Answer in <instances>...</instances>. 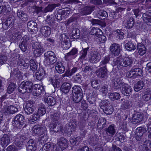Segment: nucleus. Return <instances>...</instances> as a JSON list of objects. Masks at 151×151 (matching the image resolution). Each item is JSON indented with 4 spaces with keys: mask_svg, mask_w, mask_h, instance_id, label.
Here are the masks:
<instances>
[{
    "mask_svg": "<svg viewBox=\"0 0 151 151\" xmlns=\"http://www.w3.org/2000/svg\"><path fill=\"white\" fill-rule=\"evenodd\" d=\"M73 100L76 103L79 102L83 97V94L81 88L77 85H75L72 88Z\"/></svg>",
    "mask_w": 151,
    "mask_h": 151,
    "instance_id": "f257e3e1",
    "label": "nucleus"
},
{
    "mask_svg": "<svg viewBox=\"0 0 151 151\" xmlns=\"http://www.w3.org/2000/svg\"><path fill=\"white\" fill-rule=\"evenodd\" d=\"M112 77L111 80L112 86L117 90L121 88L125 83L123 82L121 77L116 74L112 75Z\"/></svg>",
    "mask_w": 151,
    "mask_h": 151,
    "instance_id": "f03ea898",
    "label": "nucleus"
},
{
    "mask_svg": "<svg viewBox=\"0 0 151 151\" xmlns=\"http://www.w3.org/2000/svg\"><path fill=\"white\" fill-rule=\"evenodd\" d=\"M32 85V83L30 81L23 82L18 87V90L22 93H25L26 92H29L31 91Z\"/></svg>",
    "mask_w": 151,
    "mask_h": 151,
    "instance_id": "7ed1b4c3",
    "label": "nucleus"
},
{
    "mask_svg": "<svg viewBox=\"0 0 151 151\" xmlns=\"http://www.w3.org/2000/svg\"><path fill=\"white\" fill-rule=\"evenodd\" d=\"M24 116L21 114L16 115L12 122V125L15 127L17 128H21L24 123Z\"/></svg>",
    "mask_w": 151,
    "mask_h": 151,
    "instance_id": "20e7f679",
    "label": "nucleus"
},
{
    "mask_svg": "<svg viewBox=\"0 0 151 151\" xmlns=\"http://www.w3.org/2000/svg\"><path fill=\"white\" fill-rule=\"evenodd\" d=\"M146 128L144 127H139L136 129L135 138L138 141H139L144 139L146 136L145 133L147 132Z\"/></svg>",
    "mask_w": 151,
    "mask_h": 151,
    "instance_id": "39448f33",
    "label": "nucleus"
},
{
    "mask_svg": "<svg viewBox=\"0 0 151 151\" xmlns=\"http://www.w3.org/2000/svg\"><path fill=\"white\" fill-rule=\"evenodd\" d=\"M27 137L24 135H17L14 137V141L16 145L19 147H22L23 146Z\"/></svg>",
    "mask_w": 151,
    "mask_h": 151,
    "instance_id": "423d86ee",
    "label": "nucleus"
},
{
    "mask_svg": "<svg viewBox=\"0 0 151 151\" xmlns=\"http://www.w3.org/2000/svg\"><path fill=\"white\" fill-rule=\"evenodd\" d=\"M47 131L45 126L41 127L39 125H35L32 128L33 134L35 135L41 136L46 133Z\"/></svg>",
    "mask_w": 151,
    "mask_h": 151,
    "instance_id": "0eeeda50",
    "label": "nucleus"
},
{
    "mask_svg": "<svg viewBox=\"0 0 151 151\" xmlns=\"http://www.w3.org/2000/svg\"><path fill=\"white\" fill-rule=\"evenodd\" d=\"M45 59L49 64H51L56 61V58L54 53L52 51H48L44 54Z\"/></svg>",
    "mask_w": 151,
    "mask_h": 151,
    "instance_id": "6e6552de",
    "label": "nucleus"
},
{
    "mask_svg": "<svg viewBox=\"0 0 151 151\" xmlns=\"http://www.w3.org/2000/svg\"><path fill=\"white\" fill-rule=\"evenodd\" d=\"M35 106L33 101H28L24 109L25 112L27 114H32L34 111Z\"/></svg>",
    "mask_w": 151,
    "mask_h": 151,
    "instance_id": "1a4fd4ad",
    "label": "nucleus"
},
{
    "mask_svg": "<svg viewBox=\"0 0 151 151\" xmlns=\"http://www.w3.org/2000/svg\"><path fill=\"white\" fill-rule=\"evenodd\" d=\"M67 140L63 137L60 139L57 144V150L58 151H61L65 149L67 146Z\"/></svg>",
    "mask_w": 151,
    "mask_h": 151,
    "instance_id": "9d476101",
    "label": "nucleus"
},
{
    "mask_svg": "<svg viewBox=\"0 0 151 151\" xmlns=\"http://www.w3.org/2000/svg\"><path fill=\"white\" fill-rule=\"evenodd\" d=\"M101 58L100 55L97 52L92 51L91 52L89 61L92 63H96L98 62Z\"/></svg>",
    "mask_w": 151,
    "mask_h": 151,
    "instance_id": "9b49d317",
    "label": "nucleus"
},
{
    "mask_svg": "<svg viewBox=\"0 0 151 151\" xmlns=\"http://www.w3.org/2000/svg\"><path fill=\"white\" fill-rule=\"evenodd\" d=\"M33 47L35 49L34 53L36 57L40 56L44 51L42 46L38 43H35L33 45Z\"/></svg>",
    "mask_w": 151,
    "mask_h": 151,
    "instance_id": "f8f14e48",
    "label": "nucleus"
},
{
    "mask_svg": "<svg viewBox=\"0 0 151 151\" xmlns=\"http://www.w3.org/2000/svg\"><path fill=\"white\" fill-rule=\"evenodd\" d=\"M44 91L43 87L40 84L34 85L32 91V93L34 96H37L40 95Z\"/></svg>",
    "mask_w": 151,
    "mask_h": 151,
    "instance_id": "ddd939ff",
    "label": "nucleus"
},
{
    "mask_svg": "<svg viewBox=\"0 0 151 151\" xmlns=\"http://www.w3.org/2000/svg\"><path fill=\"white\" fill-rule=\"evenodd\" d=\"M110 49L113 55L117 56L120 53L121 48L119 45L114 43L110 46Z\"/></svg>",
    "mask_w": 151,
    "mask_h": 151,
    "instance_id": "4468645a",
    "label": "nucleus"
},
{
    "mask_svg": "<svg viewBox=\"0 0 151 151\" xmlns=\"http://www.w3.org/2000/svg\"><path fill=\"white\" fill-rule=\"evenodd\" d=\"M132 91L131 87L128 84L125 83L122 87L121 92L122 94L126 96H129Z\"/></svg>",
    "mask_w": 151,
    "mask_h": 151,
    "instance_id": "2eb2a0df",
    "label": "nucleus"
},
{
    "mask_svg": "<svg viewBox=\"0 0 151 151\" xmlns=\"http://www.w3.org/2000/svg\"><path fill=\"white\" fill-rule=\"evenodd\" d=\"M1 145L4 147L7 146L9 145L11 140V137L10 135L6 134H4L1 138Z\"/></svg>",
    "mask_w": 151,
    "mask_h": 151,
    "instance_id": "dca6fc26",
    "label": "nucleus"
},
{
    "mask_svg": "<svg viewBox=\"0 0 151 151\" xmlns=\"http://www.w3.org/2000/svg\"><path fill=\"white\" fill-rule=\"evenodd\" d=\"M96 73L99 78H105L107 77V69L105 67L100 68L96 71Z\"/></svg>",
    "mask_w": 151,
    "mask_h": 151,
    "instance_id": "f3484780",
    "label": "nucleus"
},
{
    "mask_svg": "<svg viewBox=\"0 0 151 151\" xmlns=\"http://www.w3.org/2000/svg\"><path fill=\"white\" fill-rule=\"evenodd\" d=\"M144 118L143 114L140 112L136 113L132 117V121L135 124L139 123Z\"/></svg>",
    "mask_w": 151,
    "mask_h": 151,
    "instance_id": "a211bd4d",
    "label": "nucleus"
},
{
    "mask_svg": "<svg viewBox=\"0 0 151 151\" xmlns=\"http://www.w3.org/2000/svg\"><path fill=\"white\" fill-rule=\"evenodd\" d=\"M29 38L27 36H24L22 39V42L19 45V47L22 51L25 52L26 51L27 47V42Z\"/></svg>",
    "mask_w": 151,
    "mask_h": 151,
    "instance_id": "6ab92c4d",
    "label": "nucleus"
},
{
    "mask_svg": "<svg viewBox=\"0 0 151 151\" xmlns=\"http://www.w3.org/2000/svg\"><path fill=\"white\" fill-rule=\"evenodd\" d=\"M142 73V70L139 68L132 69L130 71L128 74V77L132 78L133 76H140Z\"/></svg>",
    "mask_w": 151,
    "mask_h": 151,
    "instance_id": "aec40b11",
    "label": "nucleus"
},
{
    "mask_svg": "<svg viewBox=\"0 0 151 151\" xmlns=\"http://www.w3.org/2000/svg\"><path fill=\"white\" fill-rule=\"evenodd\" d=\"M71 88V85L69 83H64L62 85L61 91L63 93H68Z\"/></svg>",
    "mask_w": 151,
    "mask_h": 151,
    "instance_id": "412c9836",
    "label": "nucleus"
},
{
    "mask_svg": "<svg viewBox=\"0 0 151 151\" xmlns=\"http://www.w3.org/2000/svg\"><path fill=\"white\" fill-rule=\"evenodd\" d=\"M45 102L47 103L48 105L50 106H53L56 103V101L53 97L49 96L46 97L44 99Z\"/></svg>",
    "mask_w": 151,
    "mask_h": 151,
    "instance_id": "4be33fe9",
    "label": "nucleus"
},
{
    "mask_svg": "<svg viewBox=\"0 0 151 151\" xmlns=\"http://www.w3.org/2000/svg\"><path fill=\"white\" fill-rule=\"evenodd\" d=\"M41 32L44 36L47 37L50 34L51 29L50 27L48 26H44L41 28Z\"/></svg>",
    "mask_w": 151,
    "mask_h": 151,
    "instance_id": "5701e85b",
    "label": "nucleus"
},
{
    "mask_svg": "<svg viewBox=\"0 0 151 151\" xmlns=\"http://www.w3.org/2000/svg\"><path fill=\"white\" fill-rule=\"evenodd\" d=\"M18 111V109L12 105L7 106L5 110L6 113L9 114H13L17 112Z\"/></svg>",
    "mask_w": 151,
    "mask_h": 151,
    "instance_id": "b1692460",
    "label": "nucleus"
},
{
    "mask_svg": "<svg viewBox=\"0 0 151 151\" xmlns=\"http://www.w3.org/2000/svg\"><path fill=\"white\" fill-rule=\"evenodd\" d=\"M81 140V138L79 137H71L70 141L72 145L74 146L78 145Z\"/></svg>",
    "mask_w": 151,
    "mask_h": 151,
    "instance_id": "393cba45",
    "label": "nucleus"
},
{
    "mask_svg": "<svg viewBox=\"0 0 151 151\" xmlns=\"http://www.w3.org/2000/svg\"><path fill=\"white\" fill-rule=\"evenodd\" d=\"M137 49L138 53L140 55H144L146 51V48L145 46L141 44L138 45Z\"/></svg>",
    "mask_w": 151,
    "mask_h": 151,
    "instance_id": "a878e982",
    "label": "nucleus"
},
{
    "mask_svg": "<svg viewBox=\"0 0 151 151\" xmlns=\"http://www.w3.org/2000/svg\"><path fill=\"white\" fill-rule=\"evenodd\" d=\"M97 96V94L96 91H93L92 93L91 94L90 96L88 98V100L91 104L94 103L96 100V99Z\"/></svg>",
    "mask_w": 151,
    "mask_h": 151,
    "instance_id": "bb28decb",
    "label": "nucleus"
},
{
    "mask_svg": "<svg viewBox=\"0 0 151 151\" xmlns=\"http://www.w3.org/2000/svg\"><path fill=\"white\" fill-rule=\"evenodd\" d=\"M106 132L109 136L114 135L116 132L114 125L113 124L110 125L106 130Z\"/></svg>",
    "mask_w": 151,
    "mask_h": 151,
    "instance_id": "cd10ccee",
    "label": "nucleus"
},
{
    "mask_svg": "<svg viewBox=\"0 0 151 151\" xmlns=\"http://www.w3.org/2000/svg\"><path fill=\"white\" fill-rule=\"evenodd\" d=\"M144 85V83L143 81H138L134 86V90L136 92L139 91L142 88Z\"/></svg>",
    "mask_w": 151,
    "mask_h": 151,
    "instance_id": "c85d7f7f",
    "label": "nucleus"
},
{
    "mask_svg": "<svg viewBox=\"0 0 151 151\" xmlns=\"http://www.w3.org/2000/svg\"><path fill=\"white\" fill-rule=\"evenodd\" d=\"M78 124V122L75 119H72L70 120L68 125L70 128L71 131L72 130H74L75 129L77 126Z\"/></svg>",
    "mask_w": 151,
    "mask_h": 151,
    "instance_id": "c756f323",
    "label": "nucleus"
},
{
    "mask_svg": "<svg viewBox=\"0 0 151 151\" xmlns=\"http://www.w3.org/2000/svg\"><path fill=\"white\" fill-rule=\"evenodd\" d=\"M17 15L19 17L22 19L23 21H26L28 20L27 14L23 11L18 10L17 12Z\"/></svg>",
    "mask_w": 151,
    "mask_h": 151,
    "instance_id": "7c9ffc66",
    "label": "nucleus"
},
{
    "mask_svg": "<svg viewBox=\"0 0 151 151\" xmlns=\"http://www.w3.org/2000/svg\"><path fill=\"white\" fill-rule=\"evenodd\" d=\"M126 49L129 51L134 50L136 48V45L130 41L128 42L125 45Z\"/></svg>",
    "mask_w": 151,
    "mask_h": 151,
    "instance_id": "2f4dec72",
    "label": "nucleus"
},
{
    "mask_svg": "<svg viewBox=\"0 0 151 151\" xmlns=\"http://www.w3.org/2000/svg\"><path fill=\"white\" fill-rule=\"evenodd\" d=\"M109 98L112 100L114 101L119 99L120 98V95L118 93H108Z\"/></svg>",
    "mask_w": 151,
    "mask_h": 151,
    "instance_id": "473e14b6",
    "label": "nucleus"
},
{
    "mask_svg": "<svg viewBox=\"0 0 151 151\" xmlns=\"http://www.w3.org/2000/svg\"><path fill=\"white\" fill-rule=\"evenodd\" d=\"M109 105H111V104L107 100H102L99 103L100 107L103 110L108 106Z\"/></svg>",
    "mask_w": 151,
    "mask_h": 151,
    "instance_id": "72a5a7b5",
    "label": "nucleus"
},
{
    "mask_svg": "<svg viewBox=\"0 0 151 151\" xmlns=\"http://www.w3.org/2000/svg\"><path fill=\"white\" fill-rule=\"evenodd\" d=\"M151 144L150 142L148 140H146L144 142L142 146L144 151H151V149L149 148Z\"/></svg>",
    "mask_w": 151,
    "mask_h": 151,
    "instance_id": "f704fd0d",
    "label": "nucleus"
},
{
    "mask_svg": "<svg viewBox=\"0 0 151 151\" xmlns=\"http://www.w3.org/2000/svg\"><path fill=\"white\" fill-rule=\"evenodd\" d=\"M104 113L106 114H111L113 111V108L111 105H109L108 106L103 109Z\"/></svg>",
    "mask_w": 151,
    "mask_h": 151,
    "instance_id": "c9c22d12",
    "label": "nucleus"
},
{
    "mask_svg": "<svg viewBox=\"0 0 151 151\" xmlns=\"http://www.w3.org/2000/svg\"><path fill=\"white\" fill-rule=\"evenodd\" d=\"M91 34L95 35L97 36L99 35H102V32L101 30L97 28H93L91 32Z\"/></svg>",
    "mask_w": 151,
    "mask_h": 151,
    "instance_id": "e433bc0d",
    "label": "nucleus"
},
{
    "mask_svg": "<svg viewBox=\"0 0 151 151\" xmlns=\"http://www.w3.org/2000/svg\"><path fill=\"white\" fill-rule=\"evenodd\" d=\"M16 88V85L14 83H11L9 85L7 89V92L10 94L12 93Z\"/></svg>",
    "mask_w": 151,
    "mask_h": 151,
    "instance_id": "4c0bfd02",
    "label": "nucleus"
},
{
    "mask_svg": "<svg viewBox=\"0 0 151 151\" xmlns=\"http://www.w3.org/2000/svg\"><path fill=\"white\" fill-rule=\"evenodd\" d=\"M99 138L96 136H93L90 138V143L93 145L95 146L98 143Z\"/></svg>",
    "mask_w": 151,
    "mask_h": 151,
    "instance_id": "58836bf2",
    "label": "nucleus"
},
{
    "mask_svg": "<svg viewBox=\"0 0 151 151\" xmlns=\"http://www.w3.org/2000/svg\"><path fill=\"white\" fill-rule=\"evenodd\" d=\"M106 123V120L104 118H101V119H100L98 121V126L99 127V126H101V127H100V128L101 129H102L105 127Z\"/></svg>",
    "mask_w": 151,
    "mask_h": 151,
    "instance_id": "ea45409f",
    "label": "nucleus"
},
{
    "mask_svg": "<svg viewBox=\"0 0 151 151\" xmlns=\"http://www.w3.org/2000/svg\"><path fill=\"white\" fill-rule=\"evenodd\" d=\"M151 98V91L145 92L142 96V98L145 101H148Z\"/></svg>",
    "mask_w": 151,
    "mask_h": 151,
    "instance_id": "a19ab883",
    "label": "nucleus"
},
{
    "mask_svg": "<svg viewBox=\"0 0 151 151\" xmlns=\"http://www.w3.org/2000/svg\"><path fill=\"white\" fill-rule=\"evenodd\" d=\"M143 19L145 22L147 21L151 22V13L147 12L146 14H144L142 15Z\"/></svg>",
    "mask_w": 151,
    "mask_h": 151,
    "instance_id": "79ce46f5",
    "label": "nucleus"
},
{
    "mask_svg": "<svg viewBox=\"0 0 151 151\" xmlns=\"http://www.w3.org/2000/svg\"><path fill=\"white\" fill-rule=\"evenodd\" d=\"M60 116V112L58 111L52 114L51 116V117L53 121L57 122L59 119Z\"/></svg>",
    "mask_w": 151,
    "mask_h": 151,
    "instance_id": "37998d69",
    "label": "nucleus"
},
{
    "mask_svg": "<svg viewBox=\"0 0 151 151\" xmlns=\"http://www.w3.org/2000/svg\"><path fill=\"white\" fill-rule=\"evenodd\" d=\"M49 81H50L52 83V85L54 88H58L59 86V80L55 79H52V78H50Z\"/></svg>",
    "mask_w": 151,
    "mask_h": 151,
    "instance_id": "c03bdc74",
    "label": "nucleus"
},
{
    "mask_svg": "<svg viewBox=\"0 0 151 151\" xmlns=\"http://www.w3.org/2000/svg\"><path fill=\"white\" fill-rule=\"evenodd\" d=\"M133 61L132 58L129 57L126 58L123 62V65L129 66L131 65Z\"/></svg>",
    "mask_w": 151,
    "mask_h": 151,
    "instance_id": "a18cd8bd",
    "label": "nucleus"
},
{
    "mask_svg": "<svg viewBox=\"0 0 151 151\" xmlns=\"http://www.w3.org/2000/svg\"><path fill=\"white\" fill-rule=\"evenodd\" d=\"M134 24V21L133 18H130L127 21L126 27L128 28H132Z\"/></svg>",
    "mask_w": 151,
    "mask_h": 151,
    "instance_id": "49530a36",
    "label": "nucleus"
},
{
    "mask_svg": "<svg viewBox=\"0 0 151 151\" xmlns=\"http://www.w3.org/2000/svg\"><path fill=\"white\" fill-rule=\"evenodd\" d=\"M37 26V24L35 22L31 21L28 22L27 27L30 30L34 29V28H36Z\"/></svg>",
    "mask_w": 151,
    "mask_h": 151,
    "instance_id": "de8ad7c7",
    "label": "nucleus"
},
{
    "mask_svg": "<svg viewBox=\"0 0 151 151\" xmlns=\"http://www.w3.org/2000/svg\"><path fill=\"white\" fill-rule=\"evenodd\" d=\"M57 6H58V5L56 4H52L49 5L45 8V12H48L52 11L53 9Z\"/></svg>",
    "mask_w": 151,
    "mask_h": 151,
    "instance_id": "09e8293b",
    "label": "nucleus"
},
{
    "mask_svg": "<svg viewBox=\"0 0 151 151\" xmlns=\"http://www.w3.org/2000/svg\"><path fill=\"white\" fill-rule=\"evenodd\" d=\"M92 11V8L90 7L86 6L83 9V14L87 15L91 13Z\"/></svg>",
    "mask_w": 151,
    "mask_h": 151,
    "instance_id": "8fccbe9b",
    "label": "nucleus"
},
{
    "mask_svg": "<svg viewBox=\"0 0 151 151\" xmlns=\"http://www.w3.org/2000/svg\"><path fill=\"white\" fill-rule=\"evenodd\" d=\"M46 111V110L44 106H42L39 108L37 113L39 114V115L42 116L45 114Z\"/></svg>",
    "mask_w": 151,
    "mask_h": 151,
    "instance_id": "3c124183",
    "label": "nucleus"
},
{
    "mask_svg": "<svg viewBox=\"0 0 151 151\" xmlns=\"http://www.w3.org/2000/svg\"><path fill=\"white\" fill-rule=\"evenodd\" d=\"M91 85L94 88H98L99 87V84L98 81L96 80L92 79L91 81Z\"/></svg>",
    "mask_w": 151,
    "mask_h": 151,
    "instance_id": "603ef678",
    "label": "nucleus"
},
{
    "mask_svg": "<svg viewBox=\"0 0 151 151\" xmlns=\"http://www.w3.org/2000/svg\"><path fill=\"white\" fill-rule=\"evenodd\" d=\"M50 143L47 142L43 145L42 149V151H50Z\"/></svg>",
    "mask_w": 151,
    "mask_h": 151,
    "instance_id": "864d4df0",
    "label": "nucleus"
},
{
    "mask_svg": "<svg viewBox=\"0 0 151 151\" xmlns=\"http://www.w3.org/2000/svg\"><path fill=\"white\" fill-rule=\"evenodd\" d=\"M130 104L127 100L125 101L121 106L122 108L124 109H128L129 107Z\"/></svg>",
    "mask_w": 151,
    "mask_h": 151,
    "instance_id": "5fc2aeb1",
    "label": "nucleus"
},
{
    "mask_svg": "<svg viewBox=\"0 0 151 151\" xmlns=\"http://www.w3.org/2000/svg\"><path fill=\"white\" fill-rule=\"evenodd\" d=\"M78 50L76 48L73 49L70 52L67 54L65 56L66 59L70 55H75L77 52Z\"/></svg>",
    "mask_w": 151,
    "mask_h": 151,
    "instance_id": "6e6d98bb",
    "label": "nucleus"
},
{
    "mask_svg": "<svg viewBox=\"0 0 151 151\" xmlns=\"http://www.w3.org/2000/svg\"><path fill=\"white\" fill-rule=\"evenodd\" d=\"M60 131L63 132V128L62 126L58 124L57 125L56 127L54 128V132H57Z\"/></svg>",
    "mask_w": 151,
    "mask_h": 151,
    "instance_id": "4d7b16f0",
    "label": "nucleus"
},
{
    "mask_svg": "<svg viewBox=\"0 0 151 151\" xmlns=\"http://www.w3.org/2000/svg\"><path fill=\"white\" fill-rule=\"evenodd\" d=\"M98 37V40L101 43H104L106 41V37L105 36L101 35L97 36Z\"/></svg>",
    "mask_w": 151,
    "mask_h": 151,
    "instance_id": "13d9d810",
    "label": "nucleus"
},
{
    "mask_svg": "<svg viewBox=\"0 0 151 151\" xmlns=\"http://www.w3.org/2000/svg\"><path fill=\"white\" fill-rule=\"evenodd\" d=\"M101 91L104 94H106L108 92V86L105 85L102 86L101 89Z\"/></svg>",
    "mask_w": 151,
    "mask_h": 151,
    "instance_id": "bf43d9fd",
    "label": "nucleus"
},
{
    "mask_svg": "<svg viewBox=\"0 0 151 151\" xmlns=\"http://www.w3.org/2000/svg\"><path fill=\"white\" fill-rule=\"evenodd\" d=\"M55 68L56 70L60 73H63L65 70V67H55Z\"/></svg>",
    "mask_w": 151,
    "mask_h": 151,
    "instance_id": "052dcab7",
    "label": "nucleus"
},
{
    "mask_svg": "<svg viewBox=\"0 0 151 151\" xmlns=\"http://www.w3.org/2000/svg\"><path fill=\"white\" fill-rule=\"evenodd\" d=\"M87 51V50L86 49H85L81 51V55L80 58L81 59H84L86 55Z\"/></svg>",
    "mask_w": 151,
    "mask_h": 151,
    "instance_id": "680f3d73",
    "label": "nucleus"
},
{
    "mask_svg": "<svg viewBox=\"0 0 151 151\" xmlns=\"http://www.w3.org/2000/svg\"><path fill=\"white\" fill-rule=\"evenodd\" d=\"M74 78L75 80L79 83H81L82 82L81 80V76L79 74H77L74 76Z\"/></svg>",
    "mask_w": 151,
    "mask_h": 151,
    "instance_id": "e2e57ef3",
    "label": "nucleus"
},
{
    "mask_svg": "<svg viewBox=\"0 0 151 151\" xmlns=\"http://www.w3.org/2000/svg\"><path fill=\"white\" fill-rule=\"evenodd\" d=\"M58 124V122H52L51 123L49 127L51 131H54V128L56 127Z\"/></svg>",
    "mask_w": 151,
    "mask_h": 151,
    "instance_id": "0e129e2a",
    "label": "nucleus"
},
{
    "mask_svg": "<svg viewBox=\"0 0 151 151\" xmlns=\"http://www.w3.org/2000/svg\"><path fill=\"white\" fill-rule=\"evenodd\" d=\"M109 60V57L108 56H106L104 59L101 62V65H105L107 63H108Z\"/></svg>",
    "mask_w": 151,
    "mask_h": 151,
    "instance_id": "69168bd1",
    "label": "nucleus"
},
{
    "mask_svg": "<svg viewBox=\"0 0 151 151\" xmlns=\"http://www.w3.org/2000/svg\"><path fill=\"white\" fill-rule=\"evenodd\" d=\"M37 148L36 146H32L27 145V150L28 151H35Z\"/></svg>",
    "mask_w": 151,
    "mask_h": 151,
    "instance_id": "338daca9",
    "label": "nucleus"
},
{
    "mask_svg": "<svg viewBox=\"0 0 151 151\" xmlns=\"http://www.w3.org/2000/svg\"><path fill=\"white\" fill-rule=\"evenodd\" d=\"M6 151H16V148L14 145H10L7 147Z\"/></svg>",
    "mask_w": 151,
    "mask_h": 151,
    "instance_id": "774afa93",
    "label": "nucleus"
}]
</instances>
